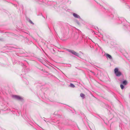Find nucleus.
Segmentation results:
<instances>
[{
    "instance_id": "9d476101",
    "label": "nucleus",
    "mask_w": 130,
    "mask_h": 130,
    "mask_svg": "<svg viewBox=\"0 0 130 130\" xmlns=\"http://www.w3.org/2000/svg\"><path fill=\"white\" fill-rule=\"evenodd\" d=\"M80 129H81V130H83V128H81V127H80ZM86 130H87V129Z\"/></svg>"
},
{
    "instance_id": "f03ea898",
    "label": "nucleus",
    "mask_w": 130,
    "mask_h": 130,
    "mask_svg": "<svg viewBox=\"0 0 130 130\" xmlns=\"http://www.w3.org/2000/svg\"><path fill=\"white\" fill-rule=\"evenodd\" d=\"M114 72L116 75L117 76H119L121 75V72L117 68H116L115 69Z\"/></svg>"
},
{
    "instance_id": "7ed1b4c3",
    "label": "nucleus",
    "mask_w": 130,
    "mask_h": 130,
    "mask_svg": "<svg viewBox=\"0 0 130 130\" xmlns=\"http://www.w3.org/2000/svg\"><path fill=\"white\" fill-rule=\"evenodd\" d=\"M12 97L13 98H14L15 99L18 100H21L22 99L21 97H20L19 96L17 95H13L12 96Z\"/></svg>"
},
{
    "instance_id": "0eeeda50",
    "label": "nucleus",
    "mask_w": 130,
    "mask_h": 130,
    "mask_svg": "<svg viewBox=\"0 0 130 130\" xmlns=\"http://www.w3.org/2000/svg\"><path fill=\"white\" fill-rule=\"evenodd\" d=\"M71 87H72V88H74L75 87V85L73 84L72 83H71L70 85Z\"/></svg>"
},
{
    "instance_id": "39448f33",
    "label": "nucleus",
    "mask_w": 130,
    "mask_h": 130,
    "mask_svg": "<svg viewBox=\"0 0 130 130\" xmlns=\"http://www.w3.org/2000/svg\"><path fill=\"white\" fill-rule=\"evenodd\" d=\"M106 55L107 58H109V59H111L112 58L111 56L110 55L108 54H107Z\"/></svg>"
},
{
    "instance_id": "1a4fd4ad",
    "label": "nucleus",
    "mask_w": 130,
    "mask_h": 130,
    "mask_svg": "<svg viewBox=\"0 0 130 130\" xmlns=\"http://www.w3.org/2000/svg\"><path fill=\"white\" fill-rule=\"evenodd\" d=\"M121 88L122 89H123L124 88V86L122 84H121L120 85Z\"/></svg>"
},
{
    "instance_id": "f257e3e1",
    "label": "nucleus",
    "mask_w": 130,
    "mask_h": 130,
    "mask_svg": "<svg viewBox=\"0 0 130 130\" xmlns=\"http://www.w3.org/2000/svg\"><path fill=\"white\" fill-rule=\"evenodd\" d=\"M67 51L72 54L79 57L81 58H83V54L81 52H80L79 54L73 50L68 49L67 50Z\"/></svg>"
},
{
    "instance_id": "20e7f679",
    "label": "nucleus",
    "mask_w": 130,
    "mask_h": 130,
    "mask_svg": "<svg viewBox=\"0 0 130 130\" xmlns=\"http://www.w3.org/2000/svg\"><path fill=\"white\" fill-rule=\"evenodd\" d=\"M73 15L74 17H75L76 18H80V17L79 15H77V14H76L75 13H73Z\"/></svg>"
},
{
    "instance_id": "423d86ee",
    "label": "nucleus",
    "mask_w": 130,
    "mask_h": 130,
    "mask_svg": "<svg viewBox=\"0 0 130 130\" xmlns=\"http://www.w3.org/2000/svg\"><path fill=\"white\" fill-rule=\"evenodd\" d=\"M127 82L125 80L123 82V84L124 85H126L127 84Z\"/></svg>"
},
{
    "instance_id": "6e6552de",
    "label": "nucleus",
    "mask_w": 130,
    "mask_h": 130,
    "mask_svg": "<svg viewBox=\"0 0 130 130\" xmlns=\"http://www.w3.org/2000/svg\"><path fill=\"white\" fill-rule=\"evenodd\" d=\"M80 96L81 97L83 98H84L85 95L81 93L80 94Z\"/></svg>"
}]
</instances>
